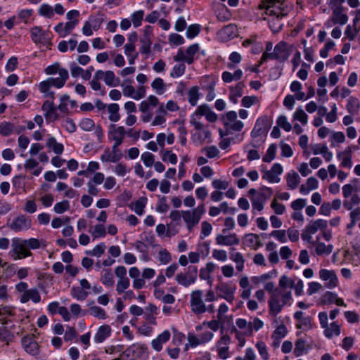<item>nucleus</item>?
<instances>
[{
	"instance_id": "f257e3e1",
	"label": "nucleus",
	"mask_w": 360,
	"mask_h": 360,
	"mask_svg": "<svg viewBox=\"0 0 360 360\" xmlns=\"http://www.w3.org/2000/svg\"><path fill=\"white\" fill-rule=\"evenodd\" d=\"M202 116L210 122H215L217 120V115L207 104L199 105L191 115L190 123L195 129L191 134V141L197 146L212 141L211 131L201 122Z\"/></svg>"
},
{
	"instance_id": "f03ea898",
	"label": "nucleus",
	"mask_w": 360,
	"mask_h": 360,
	"mask_svg": "<svg viewBox=\"0 0 360 360\" xmlns=\"http://www.w3.org/2000/svg\"><path fill=\"white\" fill-rule=\"evenodd\" d=\"M344 197L343 205L347 210H351L350 223L347 224V229H352L360 220V181L358 179H354L349 183L342 187Z\"/></svg>"
},
{
	"instance_id": "7ed1b4c3",
	"label": "nucleus",
	"mask_w": 360,
	"mask_h": 360,
	"mask_svg": "<svg viewBox=\"0 0 360 360\" xmlns=\"http://www.w3.org/2000/svg\"><path fill=\"white\" fill-rule=\"evenodd\" d=\"M292 302L291 290H277L269 295L268 300L269 316L272 319L276 316L285 306H290Z\"/></svg>"
},
{
	"instance_id": "20e7f679",
	"label": "nucleus",
	"mask_w": 360,
	"mask_h": 360,
	"mask_svg": "<svg viewBox=\"0 0 360 360\" xmlns=\"http://www.w3.org/2000/svg\"><path fill=\"white\" fill-rule=\"evenodd\" d=\"M257 8L260 11H264L266 15L272 18L271 19L264 18V20L267 21L281 20L282 17L288 14L289 10L285 0H262Z\"/></svg>"
},
{
	"instance_id": "39448f33",
	"label": "nucleus",
	"mask_w": 360,
	"mask_h": 360,
	"mask_svg": "<svg viewBox=\"0 0 360 360\" xmlns=\"http://www.w3.org/2000/svg\"><path fill=\"white\" fill-rule=\"evenodd\" d=\"M205 213V207L203 203L199 204L195 208L181 211V217L188 232H192L198 225Z\"/></svg>"
},
{
	"instance_id": "423d86ee",
	"label": "nucleus",
	"mask_w": 360,
	"mask_h": 360,
	"mask_svg": "<svg viewBox=\"0 0 360 360\" xmlns=\"http://www.w3.org/2000/svg\"><path fill=\"white\" fill-rule=\"evenodd\" d=\"M219 283L215 286V290L218 292V296L229 303H233L235 300V294L237 287L231 281H222L220 276L217 278Z\"/></svg>"
},
{
	"instance_id": "0eeeda50",
	"label": "nucleus",
	"mask_w": 360,
	"mask_h": 360,
	"mask_svg": "<svg viewBox=\"0 0 360 360\" xmlns=\"http://www.w3.org/2000/svg\"><path fill=\"white\" fill-rule=\"evenodd\" d=\"M278 287L277 290H287L288 288L293 289L295 295L297 297L304 293V282L302 279L295 277L292 278L286 275H282L278 281Z\"/></svg>"
},
{
	"instance_id": "6e6552de",
	"label": "nucleus",
	"mask_w": 360,
	"mask_h": 360,
	"mask_svg": "<svg viewBox=\"0 0 360 360\" xmlns=\"http://www.w3.org/2000/svg\"><path fill=\"white\" fill-rule=\"evenodd\" d=\"M44 72L47 75H52L58 74V77H50L51 80L55 82V87L58 89L62 88L66 83L69 78L68 71L62 68L59 63H55L49 65L45 70Z\"/></svg>"
},
{
	"instance_id": "1a4fd4ad",
	"label": "nucleus",
	"mask_w": 360,
	"mask_h": 360,
	"mask_svg": "<svg viewBox=\"0 0 360 360\" xmlns=\"http://www.w3.org/2000/svg\"><path fill=\"white\" fill-rule=\"evenodd\" d=\"M236 324L240 330H243L241 333H243L248 337L252 336L255 331H258L264 325V322L257 317H255L250 322L245 319L238 318L236 320Z\"/></svg>"
},
{
	"instance_id": "9d476101",
	"label": "nucleus",
	"mask_w": 360,
	"mask_h": 360,
	"mask_svg": "<svg viewBox=\"0 0 360 360\" xmlns=\"http://www.w3.org/2000/svg\"><path fill=\"white\" fill-rule=\"evenodd\" d=\"M328 227V222L326 220L319 219L310 221L305 227L302 233V238L303 240L309 243H314L313 235L319 231H324Z\"/></svg>"
},
{
	"instance_id": "9b49d317",
	"label": "nucleus",
	"mask_w": 360,
	"mask_h": 360,
	"mask_svg": "<svg viewBox=\"0 0 360 360\" xmlns=\"http://www.w3.org/2000/svg\"><path fill=\"white\" fill-rule=\"evenodd\" d=\"M289 56L287 44L284 41H280L275 46L272 53H263L260 64H262L269 58L284 61L288 58Z\"/></svg>"
},
{
	"instance_id": "f8f14e48",
	"label": "nucleus",
	"mask_w": 360,
	"mask_h": 360,
	"mask_svg": "<svg viewBox=\"0 0 360 360\" xmlns=\"http://www.w3.org/2000/svg\"><path fill=\"white\" fill-rule=\"evenodd\" d=\"M9 255L14 260H18L31 256L32 252L27 248L26 244L24 243V240L15 238L12 240L11 250L9 252Z\"/></svg>"
},
{
	"instance_id": "ddd939ff",
	"label": "nucleus",
	"mask_w": 360,
	"mask_h": 360,
	"mask_svg": "<svg viewBox=\"0 0 360 360\" xmlns=\"http://www.w3.org/2000/svg\"><path fill=\"white\" fill-rule=\"evenodd\" d=\"M231 337L228 334L221 332L220 338L216 341L214 349L217 353V356L220 359L225 360L231 356L230 344Z\"/></svg>"
},
{
	"instance_id": "4468645a",
	"label": "nucleus",
	"mask_w": 360,
	"mask_h": 360,
	"mask_svg": "<svg viewBox=\"0 0 360 360\" xmlns=\"http://www.w3.org/2000/svg\"><path fill=\"white\" fill-rule=\"evenodd\" d=\"M200 50L199 44H193L189 46L186 50L179 49L173 59L175 62H184L188 65L192 64L195 60V56Z\"/></svg>"
},
{
	"instance_id": "2eb2a0df",
	"label": "nucleus",
	"mask_w": 360,
	"mask_h": 360,
	"mask_svg": "<svg viewBox=\"0 0 360 360\" xmlns=\"http://www.w3.org/2000/svg\"><path fill=\"white\" fill-rule=\"evenodd\" d=\"M127 134V131L124 126L111 124L108 127V138L110 142H112V146L119 147L124 142Z\"/></svg>"
},
{
	"instance_id": "dca6fc26",
	"label": "nucleus",
	"mask_w": 360,
	"mask_h": 360,
	"mask_svg": "<svg viewBox=\"0 0 360 360\" xmlns=\"http://www.w3.org/2000/svg\"><path fill=\"white\" fill-rule=\"evenodd\" d=\"M221 120L227 131H240L244 127V123L238 119L237 113L233 110L226 112Z\"/></svg>"
},
{
	"instance_id": "f3484780",
	"label": "nucleus",
	"mask_w": 360,
	"mask_h": 360,
	"mask_svg": "<svg viewBox=\"0 0 360 360\" xmlns=\"http://www.w3.org/2000/svg\"><path fill=\"white\" fill-rule=\"evenodd\" d=\"M31 38L34 44L39 47L48 48L51 45V34L48 31L43 30L40 27L35 26L31 30Z\"/></svg>"
},
{
	"instance_id": "a211bd4d",
	"label": "nucleus",
	"mask_w": 360,
	"mask_h": 360,
	"mask_svg": "<svg viewBox=\"0 0 360 360\" xmlns=\"http://www.w3.org/2000/svg\"><path fill=\"white\" fill-rule=\"evenodd\" d=\"M127 274V268L124 266H117L115 269V274L117 278L116 292L118 295H122L130 286V280Z\"/></svg>"
},
{
	"instance_id": "6ab92c4d",
	"label": "nucleus",
	"mask_w": 360,
	"mask_h": 360,
	"mask_svg": "<svg viewBox=\"0 0 360 360\" xmlns=\"http://www.w3.org/2000/svg\"><path fill=\"white\" fill-rule=\"evenodd\" d=\"M205 302L203 300V291L202 290H193L190 294V307L191 311L196 314H202L205 309Z\"/></svg>"
},
{
	"instance_id": "aec40b11",
	"label": "nucleus",
	"mask_w": 360,
	"mask_h": 360,
	"mask_svg": "<svg viewBox=\"0 0 360 360\" xmlns=\"http://www.w3.org/2000/svg\"><path fill=\"white\" fill-rule=\"evenodd\" d=\"M121 87L125 97L131 98L136 101L141 100L146 95V86L143 85L139 86L137 89H135L132 85L124 82Z\"/></svg>"
},
{
	"instance_id": "412c9836",
	"label": "nucleus",
	"mask_w": 360,
	"mask_h": 360,
	"mask_svg": "<svg viewBox=\"0 0 360 360\" xmlns=\"http://www.w3.org/2000/svg\"><path fill=\"white\" fill-rule=\"evenodd\" d=\"M345 0H330L329 6L333 9V22H347L348 17L345 13L342 4Z\"/></svg>"
},
{
	"instance_id": "4be33fe9",
	"label": "nucleus",
	"mask_w": 360,
	"mask_h": 360,
	"mask_svg": "<svg viewBox=\"0 0 360 360\" xmlns=\"http://www.w3.org/2000/svg\"><path fill=\"white\" fill-rule=\"evenodd\" d=\"M32 226V220L29 217L20 214L8 223V227L15 232L26 231Z\"/></svg>"
},
{
	"instance_id": "5701e85b",
	"label": "nucleus",
	"mask_w": 360,
	"mask_h": 360,
	"mask_svg": "<svg viewBox=\"0 0 360 360\" xmlns=\"http://www.w3.org/2000/svg\"><path fill=\"white\" fill-rule=\"evenodd\" d=\"M270 127L271 122L266 115L258 117L251 131L252 137L255 139L262 136H266Z\"/></svg>"
},
{
	"instance_id": "b1692460",
	"label": "nucleus",
	"mask_w": 360,
	"mask_h": 360,
	"mask_svg": "<svg viewBox=\"0 0 360 360\" xmlns=\"http://www.w3.org/2000/svg\"><path fill=\"white\" fill-rule=\"evenodd\" d=\"M190 269H192L193 274L181 272L176 275L175 281L179 285L188 288L196 282L198 269L196 266L190 267Z\"/></svg>"
},
{
	"instance_id": "393cba45",
	"label": "nucleus",
	"mask_w": 360,
	"mask_h": 360,
	"mask_svg": "<svg viewBox=\"0 0 360 360\" xmlns=\"http://www.w3.org/2000/svg\"><path fill=\"white\" fill-rule=\"evenodd\" d=\"M319 278L324 282L326 288L333 289L338 286V278L333 270L321 269L319 272Z\"/></svg>"
},
{
	"instance_id": "a878e982",
	"label": "nucleus",
	"mask_w": 360,
	"mask_h": 360,
	"mask_svg": "<svg viewBox=\"0 0 360 360\" xmlns=\"http://www.w3.org/2000/svg\"><path fill=\"white\" fill-rule=\"evenodd\" d=\"M293 318L296 321V328L301 331L305 332L312 328L311 318L309 316H305L302 311H295Z\"/></svg>"
},
{
	"instance_id": "bb28decb",
	"label": "nucleus",
	"mask_w": 360,
	"mask_h": 360,
	"mask_svg": "<svg viewBox=\"0 0 360 360\" xmlns=\"http://www.w3.org/2000/svg\"><path fill=\"white\" fill-rule=\"evenodd\" d=\"M122 158V153L119 147L112 146L111 150L105 149L101 155V160L103 162H117Z\"/></svg>"
},
{
	"instance_id": "cd10ccee",
	"label": "nucleus",
	"mask_w": 360,
	"mask_h": 360,
	"mask_svg": "<svg viewBox=\"0 0 360 360\" xmlns=\"http://www.w3.org/2000/svg\"><path fill=\"white\" fill-rule=\"evenodd\" d=\"M22 347L24 350L32 356H37L39 354V345L32 336H24L21 339Z\"/></svg>"
},
{
	"instance_id": "c85d7f7f",
	"label": "nucleus",
	"mask_w": 360,
	"mask_h": 360,
	"mask_svg": "<svg viewBox=\"0 0 360 360\" xmlns=\"http://www.w3.org/2000/svg\"><path fill=\"white\" fill-rule=\"evenodd\" d=\"M171 337V332L167 329L164 330L155 338L151 340V347L155 352H160L163 349V345L170 340Z\"/></svg>"
},
{
	"instance_id": "c756f323",
	"label": "nucleus",
	"mask_w": 360,
	"mask_h": 360,
	"mask_svg": "<svg viewBox=\"0 0 360 360\" xmlns=\"http://www.w3.org/2000/svg\"><path fill=\"white\" fill-rule=\"evenodd\" d=\"M95 77H97V79H103L108 86L114 87L120 84L119 78L116 77L114 72L111 70H98L95 73Z\"/></svg>"
},
{
	"instance_id": "7c9ffc66",
	"label": "nucleus",
	"mask_w": 360,
	"mask_h": 360,
	"mask_svg": "<svg viewBox=\"0 0 360 360\" xmlns=\"http://www.w3.org/2000/svg\"><path fill=\"white\" fill-rule=\"evenodd\" d=\"M216 243L221 246H233L238 245L240 239L236 233H232L227 235L218 234L216 238Z\"/></svg>"
},
{
	"instance_id": "2f4dec72",
	"label": "nucleus",
	"mask_w": 360,
	"mask_h": 360,
	"mask_svg": "<svg viewBox=\"0 0 360 360\" xmlns=\"http://www.w3.org/2000/svg\"><path fill=\"white\" fill-rule=\"evenodd\" d=\"M112 330L110 325L103 324L99 326L94 336V341L96 344H101L112 335Z\"/></svg>"
},
{
	"instance_id": "473e14b6",
	"label": "nucleus",
	"mask_w": 360,
	"mask_h": 360,
	"mask_svg": "<svg viewBox=\"0 0 360 360\" xmlns=\"http://www.w3.org/2000/svg\"><path fill=\"white\" fill-rule=\"evenodd\" d=\"M238 35V28L236 24L225 25L218 33L219 37L223 41H229Z\"/></svg>"
},
{
	"instance_id": "72a5a7b5",
	"label": "nucleus",
	"mask_w": 360,
	"mask_h": 360,
	"mask_svg": "<svg viewBox=\"0 0 360 360\" xmlns=\"http://www.w3.org/2000/svg\"><path fill=\"white\" fill-rule=\"evenodd\" d=\"M314 246V252L318 256H328L331 254L333 250V245L331 244L326 245L322 242H319V237L317 236L314 243H311Z\"/></svg>"
},
{
	"instance_id": "f704fd0d",
	"label": "nucleus",
	"mask_w": 360,
	"mask_h": 360,
	"mask_svg": "<svg viewBox=\"0 0 360 360\" xmlns=\"http://www.w3.org/2000/svg\"><path fill=\"white\" fill-rule=\"evenodd\" d=\"M19 300L22 304H25L30 300L34 304H38L41 302V295L36 288H32L29 289L25 294H22Z\"/></svg>"
},
{
	"instance_id": "c9c22d12",
	"label": "nucleus",
	"mask_w": 360,
	"mask_h": 360,
	"mask_svg": "<svg viewBox=\"0 0 360 360\" xmlns=\"http://www.w3.org/2000/svg\"><path fill=\"white\" fill-rule=\"evenodd\" d=\"M51 86H55V82L49 78L38 84V89L44 98L54 100V92L51 90Z\"/></svg>"
},
{
	"instance_id": "e433bc0d",
	"label": "nucleus",
	"mask_w": 360,
	"mask_h": 360,
	"mask_svg": "<svg viewBox=\"0 0 360 360\" xmlns=\"http://www.w3.org/2000/svg\"><path fill=\"white\" fill-rule=\"evenodd\" d=\"M243 241L244 245L254 250L262 246V241L259 235L256 233H247L243 236Z\"/></svg>"
},
{
	"instance_id": "4c0bfd02",
	"label": "nucleus",
	"mask_w": 360,
	"mask_h": 360,
	"mask_svg": "<svg viewBox=\"0 0 360 360\" xmlns=\"http://www.w3.org/2000/svg\"><path fill=\"white\" fill-rule=\"evenodd\" d=\"M311 151L314 155H322L326 162H330L333 157V154L330 151L325 144H315L311 146Z\"/></svg>"
},
{
	"instance_id": "58836bf2",
	"label": "nucleus",
	"mask_w": 360,
	"mask_h": 360,
	"mask_svg": "<svg viewBox=\"0 0 360 360\" xmlns=\"http://www.w3.org/2000/svg\"><path fill=\"white\" fill-rule=\"evenodd\" d=\"M159 104V99L156 96L150 95L146 100L141 102L139 110L142 113L149 112L151 108L157 107Z\"/></svg>"
},
{
	"instance_id": "ea45409f",
	"label": "nucleus",
	"mask_w": 360,
	"mask_h": 360,
	"mask_svg": "<svg viewBox=\"0 0 360 360\" xmlns=\"http://www.w3.org/2000/svg\"><path fill=\"white\" fill-rule=\"evenodd\" d=\"M319 187V181L318 180L311 176L308 178L306 182L300 186V192L302 195H307L311 191L317 189Z\"/></svg>"
},
{
	"instance_id": "a19ab883",
	"label": "nucleus",
	"mask_w": 360,
	"mask_h": 360,
	"mask_svg": "<svg viewBox=\"0 0 360 360\" xmlns=\"http://www.w3.org/2000/svg\"><path fill=\"white\" fill-rule=\"evenodd\" d=\"M244 87L245 84L243 82H240L237 83L236 86L230 87L229 100L232 103H236L238 102V99L241 97L243 94Z\"/></svg>"
},
{
	"instance_id": "79ce46f5",
	"label": "nucleus",
	"mask_w": 360,
	"mask_h": 360,
	"mask_svg": "<svg viewBox=\"0 0 360 360\" xmlns=\"http://www.w3.org/2000/svg\"><path fill=\"white\" fill-rule=\"evenodd\" d=\"M230 259L236 264V268L238 272H242L245 268V258L240 252L231 251L230 252Z\"/></svg>"
},
{
	"instance_id": "37998d69",
	"label": "nucleus",
	"mask_w": 360,
	"mask_h": 360,
	"mask_svg": "<svg viewBox=\"0 0 360 360\" xmlns=\"http://www.w3.org/2000/svg\"><path fill=\"white\" fill-rule=\"evenodd\" d=\"M101 283L107 288H111L115 284L114 274L109 269H104L100 277Z\"/></svg>"
},
{
	"instance_id": "c03bdc74",
	"label": "nucleus",
	"mask_w": 360,
	"mask_h": 360,
	"mask_svg": "<svg viewBox=\"0 0 360 360\" xmlns=\"http://www.w3.org/2000/svg\"><path fill=\"white\" fill-rule=\"evenodd\" d=\"M106 112L108 115V119L112 122H118L120 118V105L117 103H110L108 105Z\"/></svg>"
},
{
	"instance_id": "a18cd8bd",
	"label": "nucleus",
	"mask_w": 360,
	"mask_h": 360,
	"mask_svg": "<svg viewBox=\"0 0 360 360\" xmlns=\"http://www.w3.org/2000/svg\"><path fill=\"white\" fill-rule=\"evenodd\" d=\"M24 167L25 169L32 170V174L35 176H38L43 169L41 167L39 166L38 161L32 158L25 160Z\"/></svg>"
},
{
	"instance_id": "49530a36",
	"label": "nucleus",
	"mask_w": 360,
	"mask_h": 360,
	"mask_svg": "<svg viewBox=\"0 0 360 360\" xmlns=\"http://www.w3.org/2000/svg\"><path fill=\"white\" fill-rule=\"evenodd\" d=\"M89 233L94 239L105 238L107 234L106 228L101 224L90 226L89 229Z\"/></svg>"
},
{
	"instance_id": "de8ad7c7",
	"label": "nucleus",
	"mask_w": 360,
	"mask_h": 360,
	"mask_svg": "<svg viewBox=\"0 0 360 360\" xmlns=\"http://www.w3.org/2000/svg\"><path fill=\"white\" fill-rule=\"evenodd\" d=\"M340 333V326L336 321H333L330 324H328L323 329V334L328 338H331L333 336H339Z\"/></svg>"
},
{
	"instance_id": "09e8293b",
	"label": "nucleus",
	"mask_w": 360,
	"mask_h": 360,
	"mask_svg": "<svg viewBox=\"0 0 360 360\" xmlns=\"http://www.w3.org/2000/svg\"><path fill=\"white\" fill-rule=\"evenodd\" d=\"M147 202L148 199L146 197H141L131 205V209L134 210L136 214L141 216L145 212Z\"/></svg>"
},
{
	"instance_id": "8fccbe9b",
	"label": "nucleus",
	"mask_w": 360,
	"mask_h": 360,
	"mask_svg": "<svg viewBox=\"0 0 360 360\" xmlns=\"http://www.w3.org/2000/svg\"><path fill=\"white\" fill-rule=\"evenodd\" d=\"M46 146L53 150L56 155H60L64 150L63 145L57 142L53 136H49L46 142Z\"/></svg>"
},
{
	"instance_id": "3c124183",
	"label": "nucleus",
	"mask_w": 360,
	"mask_h": 360,
	"mask_svg": "<svg viewBox=\"0 0 360 360\" xmlns=\"http://www.w3.org/2000/svg\"><path fill=\"white\" fill-rule=\"evenodd\" d=\"M187 96L188 103L192 106H195L200 97V88L198 86H191L188 91Z\"/></svg>"
},
{
	"instance_id": "603ef678",
	"label": "nucleus",
	"mask_w": 360,
	"mask_h": 360,
	"mask_svg": "<svg viewBox=\"0 0 360 360\" xmlns=\"http://www.w3.org/2000/svg\"><path fill=\"white\" fill-rule=\"evenodd\" d=\"M285 179L287 186L291 190L295 189L300 182V178L295 171L288 172Z\"/></svg>"
},
{
	"instance_id": "864d4df0",
	"label": "nucleus",
	"mask_w": 360,
	"mask_h": 360,
	"mask_svg": "<svg viewBox=\"0 0 360 360\" xmlns=\"http://www.w3.org/2000/svg\"><path fill=\"white\" fill-rule=\"evenodd\" d=\"M75 27V24H57L54 30L60 37H65L70 34Z\"/></svg>"
},
{
	"instance_id": "5fc2aeb1",
	"label": "nucleus",
	"mask_w": 360,
	"mask_h": 360,
	"mask_svg": "<svg viewBox=\"0 0 360 360\" xmlns=\"http://www.w3.org/2000/svg\"><path fill=\"white\" fill-rule=\"evenodd\" d=\"M153 90L158 95H162L167 91V85L160 77H156L151 83Z\"/></svg>"
},
{
	"instance_id": "6e6d98bb",
	"label": "nucleus",
	"mask_w": 360,
	"mask_h": 360,
	"mask_svg": "<svg viewBox=\"0 0 360 360\" xmlns=\"http://www.w3.org/2000/svg\"><path fill=\"white\" fill-rule=\"evenodd\" d=\"M12 184L13 188L18 193H27V190L25 188L26 182L25 181V177L20 175L15 176L12 180Z\"/></svg>"
},
{
	"instance_id": "4d7b16f0",
	"label": "nucleus",
	"mask_w": 360,
	"mask_h": 360,
	"mask_svg": "<svg viewBox=\"0 0 360 360\" xmlns=\"http://www.w3.org/2000/svg\"><path fill=\"white\" fill-rule=\"evenodd\" d=\"M202 345L199 335L189 333L187 335V343L185 345L184 350L188 351L190 348H195L199 345Z\"/></svg>"
},
{
	"instance_id": "13d9d810",
	"label": "nucleus",
	"mask_w": 360,
	"mask_h": 360,
	"mask_svg": "<svg viewBox=\"0 0 360 360\" xmlns=\"http://www.w3.org/2000/svg\"><path fill=\"white\" fill-rule=\"evenodd\" d=\"M292 120L298 121L302 125L305 126L308 123V115L304 111L302 108L298 107L292 114Z\"/></svg>"
},
{
	"instance_id": "bf43d9fd",
	"label": "nucleus",
	"mask_w": 360,
	"mask_h": 360,
	"mask_svg": "<svg viewBox=\"0 0 360 360\" xmlns=\"http://www.w3.org/2000/svg\"><path fill=\"white\" fill-rule=\"evenodd\" d=\"M302 84L298 81H293L290 86V91L295 93V97L298 101L305 99V94L302 91Z\"/></svg>"
},
{
	"instance_id": "052dcab7",
	"label": "nucleus",
	"mask_w": 360,
	"mask_h": 360,
	"mask_svg": "<svg viewBox=\"0 0 360 360\" xmlns=\"http://www.w3.org/2000/svg\"><path fill=\"white\" fill-rule=\"evenodd\" d=\"M157 259L160 264L166 265L171 262L172 257L171 253L166 248H160Z\"/></svg>"
},
{
	"instance_id": "680f3d73",
	"label": "nucleus",
	"mask_w": 360,
	"mask_h": 360,
	"mask_svg": "<svg viewBox=\"0 0 360 360\" xmlns=\"http://www.w3.org/2000/svg\"><path fill=\"white\" fill-rule=\"evenodd\" d=\"M156 325H153L147 322H142L139 326L137 327V331L139 334L150 337L154 333V327Z\"/></svg>"
},
{
	"instance_id": "e2e57ef3",
	"label": "nucleus",
	"mask_w": 360,
	"mask_h": 360,
	"mask_svg": "<svg viewBox=\"0 0 360 360\" xmlns=\"http://www.w3.org/2000/svg\"><path fill=\"white\" fill-rule=\"evenodd\" d=\"M77 41L75 39H70L68 41H61L59 42L58 45V50L65 53L68 51V49L73 51L77 46Z\"/></svg>"
},
{
	"instance_id": "0e129e2a",
	"label": "nucleus",
	"mask_w": 360,
	"mask_h": 360,
	"mask_svg": "<svg viewBox=\"0 0 360 360\" xmlns=\"http://www.w3.org/2000/svg\"><path fill=\"white\" fill-rule=\"evenodd\" d=\"M162 160L165 162H169L172 165H176L178 161L177 155L169 150H162L160 151Z\"/></svg>"
},
{
	"instance_id": "69168bd1",
	"label": "nucleus",
	"mask_w": 360,
	"mask_h": 360,
	"mask_svg": "<svg viewBox=\"0 0 360 360\" xmlns=\"http://www.w3.org/2000/svg\"><path fill=\"white\" fill-rule=\"evenodd\" d=\"M307 352V343L302 338L297 339L295 344L293 351L294 355L297 357L303 355Z\"/></svg>"
},
{
	"instance_id": "338daca9",
	"label": "nucleus",
	"mask_w": 360,
	"mask_h": 360,
	"mask_svg": "<svg viewBox=\"0 0 360 360\" xmlns=\"http://www.w3.org/2000/svg\"><path fill=\"white\" fill-rule=\"evenodd\" d=\"M70 295L77 300L84 301L89 295L88 291H84L79 286H74L70 290Z\"/></svg>"
},
{
	"instance_id": "774afa93",
	"label": "nucleus",
	"mask_w": 360,
	"mask_h": 360,
	"mask_svg": "<svg viewBox=\"0 0 360 360\" xmlns=\"http://www.w3.org/2000/svg\"><path fill=\"white\" fill-rule=\"evenodd\" d=\"M172 69L169 76L172 78H179L186 72V65L184 62H178Z\"/></svg>"
}]
</instances>
